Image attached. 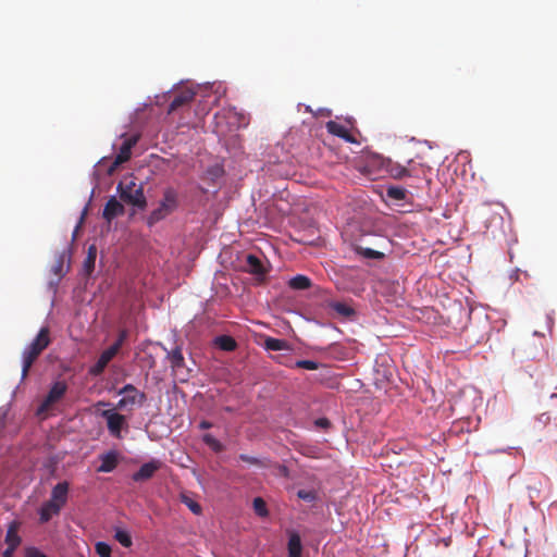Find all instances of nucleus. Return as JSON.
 <instances>
[{
    "label": "nucleus",
    "instance_id": "1",
    "mask_svg": "<svg viewBox=\"0 0 557 557\" xmlns=\"http://www.w3.org/2000/svg\"><path fill=\"white\" fill-rule=\"evenodd\" d=\"M50 331L47 326L41 327L36 338L30 343V345L23 352V367H22V377L25 379L29 372L30 367L38 358V356L49 346Z\"/></svg>",
    "mask_w": 557,
    "mask_h": 557
},
{
    "label": "nucleus",
    "instance_id": "2",
    "mask_svg": "<svg viewBox=\"0 0 557 557\" xmlns=\"http://www.w3.org/2000/svg\"><path fill=\"white\" fill-rule=\"evenodd\" d=\"M178 206V194L173 187H166L159 207L148 216V225H153L171 214Z\"/></svg>",
    "mask_w": 557,
    "mask_h": 557
},
{
    "label": "nucleus",
    "instance_id": "3",
    "mask_svg": "<svg viewBox=\"0 0 557 557\" xmlns=\"http://www.w3.org/2000/svg\"><path fill=\"white\" fill-rule=\"evenodd\" d=\"M117 193L121 200L128 205L139 209H145L147 206V200L144 195L143 187L137 186L134 181H129L127 183L120 182L117 185Z\"/></svg>",
    "mask_w": 557,
    "mask_h": 557
},
{
    "label": "nucleus",
    "instance_id": "4",
    "mask_svg": "<svg viewBox=\"0 0 557 557\" xmlns=\"http://www.w3.org/2000/svg\"><path fill=\"white\" fill-rule=\"evenodd\" d=\"M100 416L106 419L110 435L122 438V430L128 428L125 416L111 409L103 410Z\"/></svg>",
    "mask_w": 557,
    "mask_h": 557
},
{
    "label": "nucleus",
    "instance_id": "5",
    "mask_svg": "<svg viewBox=\"0 0 557 557\" xmlns=\"http://www.w3.org/2000/svg\"><path fill=\"white\" fill-rule=\"evenodd\" d=\"M67 385L63 381L55 382L41 405L38 408V413L47 411L54 403L59 401L66 393Z\"/></svg>",
    "mask_w": 557,
    "mask_h": 557
},
{
    "label": "nucleus",
    "instance_id": "6",
    "mask_svg": "<svg viewBox=\"0 0 557 557\" xmlns=\"http://www.w3.org/2000/svg\"><path fill=\"white\" fill-rule=\"evenodd\" d=\"M139 139L138 135H132L127 137L122 146L120 147L119 153L116 154L114 162L110 169V173L119 165L125 163L131 159L132 156V149L137 144Z\"/></svg>",
    "mask_w": 557,
    "mask_h": 557
},
{
    "label": "nucleus",
    "instance_id": "7",
    "mask_svg": "<svg viewBox=\"0 0 557 557\" xmlns=\"http://www.w3.org/2000/svg\"><path fill=\"white\" fill-rule=\"evenodd\" d=\"M195 96H196V92L190 88H184V89L178 90L174 95V97L169 106L168 113L171 114V113L175 112L176 110H178L180 108L188 106L190 102H193Z\"/></svg>",
    "mask_w": 557,
    "mask_h": 557
},
{
    "label": "nucleus",
    "instance_id": "8",
    "mask_svg": "<svg viewBox=\"0 0 557 557\" xmlns=\"http://www.w3.org/2000/svg\"><path fill=\"white\" fill-rule=\"evenodd\" d=\"M116 354V347H109L103 350L96 363L89 368V374L92 376L100 375Z\"/></svg>",
    "mask_w": 557,
    "mask_h": 557
},
{
    "label": "nucleus",
    "instance_id": "9",
    "mask_svg": "<svg viewBox=\"0 0 557 557\" xmlns=\"http://www.w3.org/2000/svg\"><path fill=\"white\" fill-rule=\"evenodd\" d=\"M161 462L159 460H151L144 463L138 471L133 474L135 482L146 481L153 476V474L160 469Z\"/></svg>",
    "mask_w": 557,
    "mask_h": 557
},
{
    "label": "nucleus",
    "instance_id": "10",
    "mask_svg": "<svg viewBox=\"0 0 557 557\" xmlns=\"http://www.w3.org/2000/svg\"><path fill=\"white\" fill-rule=\"evenodd\" d=\"M244 270L256 275L258 278H262L267 273V269L264 268L261 259L251 253L246 256Z\"/></svg>",
    "mask_w": 557,
    "mask_h": 557
},
{
    "label": "nucleus",
    "instance_id": "11",
    "mask_svg": "<svg viewBox=\"0 0 557 557\" xmlns=\"http://www.w3.org/2000/svg\"><path fill=\"white\" fill-rule=\"evenodd\" d=\"M124 211V206L115 197H111L103 208L102 216L108 222H111L114 218L123 215Z\"/></svg>",
    "mask_w": 557,
    "mask_h": 557
},
{
    "label": "nucleus",
    "instance_id": "12",
    "mask_svg": "<svg viewBox=\"0 0 557 557\" xmlns=\"http://www.w3.org/2000/svg\"><path fill=\"white\" fill-rule=\"evenodd\" d=\"M326 129L330 134L337 136L344 140H346L347 143H356V139L350 134L348 128L341 123H337L335 121H329L326 123Z\"/></svg>",
    "mask_w": 557,
    "mask_h": 557
},
{
    "label": "nucleus",
    "instance_id": "13",
    "mask_svg": "<svg viewBox=\"0 0 557 557\" xmlns=\"http://www.w3.org/2000/svg\"><path fill=\"white\" fill-rule=\"evenodd\" d=\"M146 394L124 395L116 404V409H132L134 406H143L146 401Z\"/></svg>",
    "mask_w": 557,
    "mask_h": 557
},
{
    "label": "nucleus",
    "instance_id": "14",
    "mask_svg": "<svg viewBox=\"0 0 557 557\" xmlns=\"http://www.w3.org/2000/svg\"><path fill=\"white\" fill-rule=\"evenodd\" d=\"M67 493L69 483L66 481L60 482L52 488L50 502H54V504L62 508L66 504Z\"/></svg>",
    "mask_w": 557,
    "mask_h": 557
},
{
    "label": "nucleus",
    "instance_id": "15",
    "mask_svg": "<svg viewBox=\"0 0 557 557\" xmlns=\"http://www.w3.org/2000/svg\"><path fill=\"white\" fill-rule=\"evenodd\" d=\"M18 529H20V522H17V521H12L9 524L7 534H5V539H4V542L8 547L16 549L20 546L22 539L18 535Z\"/></svg>",
    "mask_w": 557,
    "mask_h": 557
},
{
    "label": "nucleus",
    "instance_id": "16",
    "mask_svg": "<svg viewBox=\"0 0 557 557\" xmlns=\"http://www.w3.org/2000/svg\"><path fill=\"white\" fill-rule=\"evenodd\" d=\"M101 465L97 469L98 472H111L117 466V455L115 451H109L100 456Z\"/></svg>",
    "mask_w": 557,
    "mask_h": 557
},
{
    "label": "nucleus",
    "instance_id": "17",
    "mask_svg": "<svg viewBox=\"0 0 557 557\" xmlns=\"http://www.w3.org/2000/svg\"><path fill=\"white\" fill-rule=\"evenodd\" d=\"M61 508L54 502H46L39 511V518L41 522H48L54 515H59Z\"/></svg>",
    "mask_w": 557,
    "mask_h": 557
},
{
    "label": "nucleus",
    "instance_id": "18",
    "mask_svg": "<svg viewBox=\"0 0 557 557\" xmlns=\"http://www.w3.org/2000/svg\"><path fill=\"white\" fill-rule=\"evenodd\" d=\"M287 549H288V557H301L302 545H301V539L298 533L293 532L289 535Z\"/></svg>",
    "mask_w": 557,
    "mask_h": 557
},
{
    "label": "nucleus",
    "instance_id": "19",
    "mask_svg": "<svg viewBox=\"0 0 557 557\" xmlns=\"http://www.w3.org/2000/svg\"><path fill=\"white\" fill-rule=\"evenodd\" d=\"M97 258V248L95 245L88 247L87 256L83 263V270L86 275H90L95 270V263Z\"/></svg>",
    "mask_w": 557,
    "mask_h": 557
},
{
    "label": "nucleus",
    "instance_id": "20",
    "mask_svg": "<svg viewBox=\"0 0 557 557\" xmlns=\"http://www.w3.org/2000/svg\"><path fill=\"white\" fill-rule=\"evenodd\" d=\"M387 172L395 180H401L410 175V171L406 166L394 162L387 164Z\"/></svg>",
    "mask_w": 557,
    "mask_h": 557
},
{
    "label": "nucleus",
    "instance_id": "21",
    "mask_svg": "<svg viewBox=\"0 0 557 557\" xmlns=\"http://www.w3.org/2000/svg\"><path fill=\"white\" fill-rule=\"evenodd\" d=\"M215 345L224 351H233L237 347L236 341L228 335H221L215 338Z\"/></svg>",
    "mask_w": 557,
    "mask_h": 557
},
{
    "label": "nucleus",
    "instance_id": "22",
    "mask_svg": "<svg viewBox=\"0 0 557 557\" xmlns=\"http://www.w3.org/2000/svg\"><path fill=\"white\" fill-rule=\"evenodd\" d=\"M310 286L311 280L306 275L298 274L289 281V287L293 289L304 290L308 289Z\"/></svg>",
    "mask_w": 557,
    "mask_h": 557
},
{
    "label": "nucleus",
    "instance_id": "23",
    "mask_svg": "<svg viewBox=\"0 0 557 557\" xmlns=\"http://www.w3.org/2000/svg\"><path fill=\"white\" fill-rule=\"evenodd\" d=\"M330 308L334 310L338 315L344 318H350L355 314V310L345 302L334 301L330 304Z\"/></svg>",
    "mask_w": 557,
    "mask_h": 557
},
{
    "label": "nucleus",
    "instance_id": "24",
    "mask_svg": "<svg viewBox=\"0 0 557 557\" xmlns=\"http://www.w3.org/2000/svg\"><path fill=\"white\" fill-rule=\"evenodd\" d=\"M168 358L170 360L171 367L174 370L181 369L184 367V356L182 354L181 348H175L168 354Z\"/></svg>",
    "mask_w": 557,
    "mask_h": 557
},
{
    "label": "nucleus",
    "instance_id": "25",
    "mask_svg": "<svg viewBox=\"0 0 557 557\" xmlns=\"http://www.w3.org/2000/svg\"><path fill=\"white\" fill-rule=\"evenodd\" d=\"M355 251L363 257V258H367V259H375V260H381L385 257V255L381 251H377V250H374V249H371V248H366V247H362V246H356L355 248Z\"/></svg>",
    "mask_w": 557,
    "mask_h": 557
},
{
    "label": "nucleus",
    "instance_id": "26",
    "mask_svg": "<svg viewBox=\"0 0 557 557\" xmlns=\"http://www.w3.org/2000/svg\"><path fill=\"white\" fill-rule=\"evenodd\" d=\"M264 347L268 350L278 351L286 349L288 345L287 342L284 339L267 337L264 341Z\"/></svg>",
    "mask_w": 557,
    "mask_h": 557
},
{
    "label": "nucleus",
    "instance_id": "27",
    "mask_svg": "<svg viewBox=\"0 0 557 557\" xmlns=\"http://www.w3.org/2000/svg\"><path fill=\"white\" fill-rule=\"evenodd\" d=\"M406 189L398 186H389L386 189L387 197L395 201H404L406 199Z\"/></svg>",
    "mask_w": 557,
    "mask_h": 557
},
{
    "label": "nucleus",
    "instance_id": "28",
    "mask_svg": "<svg viewBox=\"0 0 557 557\" xmlns=\"http://www.w3.org/2000/svg\"><path fill=\"white\" fill-rule=\"evenodd\" d=\"M181 502L188 507V509L195 513L200 515L202 512V508L199 503L187 496L186 494H181Z\"/></svg>",
    "mask_w": 557,
    "mask_h": 557
},
{
    "label": "nucleus",
    "instance_id": "29",
    "mask_svg": "<svg viewBox=\"0 0 557 557\" xmlns=\"http://www.w3.org/2000/svg\"><path fill=\"white\" fill-rule=\"evenodd\" d=\"M203 443L209 446L213 451L220 453L224 449V446L220 441H218L212 434H205L202 436Z\"/></svg>",
    "mask_w": 557,
    "mask_h": 557
},
{
    "label": "nucleus",
    "instance_id": "30",
    "mask_svg": "<svg viewBox=\"0 0 557 557\" xmlns=\"http://www.w3.org/2000/svg\"><path fill=\"white\" fill-rule=\"evenodd\" d=\"M252 507L257 516L259 517H268L269 510L267 508V504L261 497H256L252 502Z\"/></svg>",
    "mask_w": 557,
    "mask_h": 557
},
{
    "label": "nucleus",
    "instance_id": "31",
    "mask_svg": "<svg viewBox=\"0 0 557 557\" xmlns=\"http://www.w3.org/2000/svg\"><path fill=\"white\" fill-rule=\"evenodd\" d=\"M114 537L124 547H131L133 544L132 537L126 531L117 530Z\"/></svg>",
    "mask_w": 557,
    "mask_h": 557
},
{
    "label": "nucleus",
    "instance_id": "32",
    "mask_svg": "<svg viewBox=\"0 0 557 557\" xmlns=\"http://www.w3.org/2000/svg\"><path fill=\"white\" fill-rule=\"evenodd\" d=\"M297 496L308 503H313L317 499V493L312 490H299Z\"/></svg>",
    "mask_w": 557,
    "mask_h": 557
},
{
    "label": "nucleus",
    "instance_id": "33",
    "mask_svg": "<svg viewBox=\"0 0 557 557\" xmlns=\"http://www.w3.org/2000/svg\"><path fill=\"white\" fill-rule=\"evenodd\" d=\"M99 557H111V547L104 542H98L95 546Z\"/></svg>",
    "mask_w": 557,
    "mask_h": 557
},
{
    "label": "nucleus",
    "instance_id": "34",
    "mask_svg": "<svg viewBox=\"0 0 557 557\" xmlns=\"http://www.w3.org/2000/svg\"><path fill=\"white\" fill-rule=\"evenodd\" d=\"M524 352L529 359L533 360H541L547 356V351L543 348V346H541V349H535V351L525 349Z\"/></svg>",
    "mask_w": 557,
    "mask_h": 557
},
{
    "label": "nucleus",
    "instance_id": "35",
    "mask_svg": "<svg viewBox=\"0 0 557 557\" xmlns=\"http://www.w3.org/2000/svg\"><path fill=\"white\" fill-rule=\"evenodd\" d=\"M296 368H302L306 370H318L320 368V364L312 360H298L295 362Z\"/></svg>",
    "mask_w": 557,
    "mask_h": 557
},
{
    "label": "nucleus",
    "instance_id": "36",
    "mask_svg": "<svg viewBox=\"0 0 557 557\" xmlns=\"http://www.w3.org/2000/svg\"><path fill=\"white\" fill-rule=\"evenodd\" d=\"M64 260H65V255L64 253H60L58 256L57 260H55V263L52 267V272L55 275H62L63 274Z\"/></svg>",
    "mask_w": 557,
    "mask_h": 557
},
{
    "label": "nucleus",
    "instance_id": "37",
    "mask_svg": "<svg viewBox=\"0 0 557 557\" xmlns=\"http://www.w3.org/2000/svg\"><path fill=\"white\" fill-rule=\"evenodd\" d=\"M119 395H127V394H132V395H136V394H145L144 392H140L137 389V387H135L133 384H126L125 386H123L119 392H117Z\"/></svg>",
    "mask_w": 557,
    "mask_h": 557
},
{
    "label": "nucleus",
    "instance_id": "38",
    "mask_svg": "<svg viewBox=\"0 0 557 557\" xmlns=\"http://www.w3.org/2000/svg\"><path fill=\"white\" fill-rule=\"evenodd\" d=\"M25 557H48L42 552H40L37 547H26L25 548Z\"/></svg>",
    "mask_w": 557,
    "mask_h": 557
},
{
    "label": "nucleus",
    "instance_id": "39",
    "mask_svg": "<svg viewBox=\"0 0 557 557\" xmlns=\"http://www.w3.org/2000/svg\"><path fill=\"white\" fill-rule=\"evenodd\" d=\"M126 337H127V332L125 330L121 331L116 342L113 345H111L110 347H116V352H119V350L121 349Z\"/></svg>",
    "mask_w": 557,
    "mask_h": 557
},
{
    "label": "nucleus",
    "instance_id": "40",
    "mask_svg": "<svg viewBox=\"0 0 557 557\" xmlns=\"http://www.w3.org/2000/svg\"><path fill=\"white\" fill-rule=\"evenodd\" d=\"M314 425L327 430L331 426V421L327 418H319L314 421Z\"/></svg>",
    "mask_w": 557,
    "mask_h": 557
},
{
    "label": "nucleus",
    "instance_id": "41",
    "mask_svg": "<svg viewBox=\"0 0 557 557\" xmlns=\"http://www.w3.org/2000/svg\"><path fill=\"white\" fill-rule=\"evenodd\" d=\"M239 458L243 461L248 462V463H252V465H257L259 462L257 458L250 457V456H247V455H240Z\"/></svg>",
    "mask_w": 557,
    "mask_h": 557
},
{
    "label": "nucleus",
    "instance_id": "42",
    "mask_svg": "<svg viewBox=\"0 0 557 557\" xmlns=\"http://www.w3.org/2000/svg\"><path fill=\"white\" fill-rule=\"evenodd\" d=\"M210 428H212V423L207 421V420H202L199 423V429H201V430H207V429H210Z\"/></svg>",
    "mask_w": 557,
    "mask_h": 557
},
{
    "label": "nucleus",
    "instance_id": "43",
    "mask_svg": "<svg viewBox=\"0 0 557 557\" xmlns=\"http://www.w3.org/2000/svg\"><path fill=\"white\" fill-rule=\"evenodd\" d=\"M14 552H15L14 548L7 546L5 550L2 554V557H13Z\"/></svg>",
    "mask_w": 557,
    "mask_h": 557
},
{
    "label": "nucleus",
    "instance_id": "44",
    "mask_svg": "<svg viewBox=\"0 0 557 557\" xmlns=\"http://www.w3.org/2000/svg\"><path fill=\"white\" fill-rule=\"evenodd\" d=\"M106 405H107V404H106V403H103V401H99V403L97 404V406H106Z\"/></svg>",
    "mask_w": 557,
    "mask_h": 557
},
{
    "label": "nucleus",
    "instance_id": "45",
    "mask_svg": "<svg viewBox=\"0 0 557 557\" xmlns=\"http://www.w3.org/2000/svg\"><path fill=\"white\" fill-rule=\"evenodd\" d=\"M287 469L283 467L282 472L286 473Z\"/></svg>",
    "mask_w": 557,
    "mask_h": 557
},
{
    "label": "nucleus",
    "instance_id": "46",
    "mask_svg": "<svg viewBox=\"0 0 557 557\" xmlns=\"http://www.w3.org/2000/svg\"><path fill=\"white\" fill-rule=\"evenodd\" d=\"M552 397H556L557 398V394H553Z\"/></svg>",
    "mask_w": 557,
    "mask_h": 557
}]
</instances>
